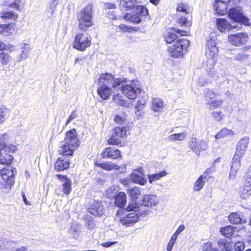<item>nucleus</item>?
Here are the masks:
<instances>
[{
  "instance_id": "obj_1",
  "label": "nucleus",
  "mask_w": 251,
  "mask_h": 251,
  "mask_svg": "<svg viewBox=\"0 0 251 251\" xmlns=\"http://www.w3.org/2000/svg\"><path fill=\"white\" fill-rule=\"evenodd\" d=\"M64 142V144L62 145L60 147L59 154L72 156L75 151L80 145V141L75 128L70 129L66 132Z\"/></svg>"
},
{
  "instance_id": "obj_2",
  "label": "nucleus",
  "mask_w": 251,
  "mask_h": 251,
  "mask_svg": "<svg viewBox=\"0 0 251 251\" xmlns=\"http://www.w3.org/2000/svg\"><path fill=\"white\" fill-rule=\"evenodd\" d=\"M130 127L128 126H117L112 129V133L107 140L109 145L116 146L119 147L125 146L126 139L129 132Z\"/></svg>"
},
{
  "instance_id": "obj_3",
  "label": "nucleus",
  "mask_w": 251,
  "mask_h": 251,
  "mask_svg": "<svg viewBox=\"0 0 251 251\" xmlns=\"http://www.w3.org/2000/svg\"><path fill=\"white\" fill-rule=\"evenodd\" d=\"M76 19L78 28L80 30L86 31L87 29L94 25L93 20V8L88 4L77 13Z\"/></svg>"
},
{
  "instance_id": "obj_4",
  "label": "nucleus",
  "mask_w": 251,
  "mask_h": 251,
  "mask_svg": "<svg viewBox=\"0 0 251 251\" xmlns=\"http://www.w3.org/2000/svg\"><path fill=\"white\" fill-rule=\"evenodd\" d=\"M190 45V41L187 39L179 38L172 45L168 47L167 51L173 58H181L187 52Z\"/></svg>"
},
{
  "instance_id": "obj_5",
  "label": "nucleus",
  "mask_w": 251,
  "mask_h": 251,
  "mask_svg": "<svg viewBox=\"0 0 251 251\" xmlns=\"http://www.w3.org/2000/svg\"><path fill=\"white\" fill-rule=\"evenodd\" d=\"M17 149L16 145L12 144H6L4 143L3 140L0 138V164L7 166H11L13 164L14 157L6 152L13 153Z\"/></svg>"
},
{
  "instance_id": "obj_6",
  "label": "nucleus",
  "mask_w": 251,
  "mask_h": 251,
  "mask_svg": "<svg viewBox=\"0 0 251 251\" xmlns=\"http://www.w3.org/2000/svg\"><path fill=\"white\" fill-rule=\"evenodd\" d=\"M92 44V37L87 32H78L75 36L73 48L81 52L85 51Z\"/></svg>"
},
{
  "instance_id": "obj_7",
  "label": "nucleus",
  "mask_w": 251,
  "mask_h": 251,
  "mask_svg": "<svg viewBox=\"0 0 251 251\" xmlns=\"http://www.w3.org/2000/svg\"><path fill=\"white\" fill-rule=\"evenodd\" d=\"M16 169L11 167L10 169L4 167L0 169V176L1 181H0V188L1 189H10L15 183V176Z\"/></svg>"
},
{
  "instance_id": "obj_8",
  "label": "nucleus",
  "mask_w": 251,
  "mask_h": 251,
  "mask_svg": "<svg viewBox=\"0 0 251 251\" xmlns=\"http://www.w3.org/2000/svg\"><path fill=\"white\" fill-rule=\"evenodd\" d=\"M203 98L206 104L209 105L210 109H217L221 107L224 103L222 99L216 100L215 97L220 95L219 93H216L213 89L207 88L203 93Z\"/></svg>"
},
{
  "instance_id": "obj_9",
  "label": "nucleus",
  "mask_w": 251,
  "mask_h": 251,
  "mask_svg": "<svg viewBox=\"0 0 251 251\" xmlns=\"http://www.w3.org/2000/svg\"><path fill=\"white\" fill-rule=\"evenodd\" d=\"M149 213V210H143L140 208L138 210V213L131 212L128 213L126 216L120 218L119 221L123 225L129 226L138 222L140 216H146Z\"/></svg>"
},
{
  "instance_id": "obj_10",
  "label": "nucleus",
  "mask_w": 251,
  "mask_h": 251,
  "mask_svg": "<svg viewBox=\"0 0 251 251\" xmlns=\"http://www.w3.org/2000/svg\"><path fill=\"white\" fill-rule=\"evenodd\" d=\"M180 34L182 36H187L190 35V32L186 30L177 29L175 27H172L170 29H167L164 32L163 38L167 44L174 43L179 38L176 33Z\"/></svg>"
},
{
  "instance_id": "obj_11",
  "label": "nucleus",
  "mask_w": 251,
  "mask_h": 251,
  "mask_svg": "<svg viewBox=\"0 0 251 251\" xmlns=\"http://www.w3.org/2000/svg\"><path fill=\"white\" fill-rule=\"evenodd\" d=\"M100 85H112V88L119 87L122 83L125 82L120 78H115L114 75L109 73L101 74L98 79Z\"/></svg>"
},
{
  "instance_id": "obj_12",
  "label": "nucleus",
  "mask_w": 251,
  "mask_h": 251,
  "mask_svg": "<svg viewBox=\"0 0 251 251\" xmlns=\"http://www.w3.org/2000/svg\"><path fill=\"white\" fill-rule=\"evenodd\" d=\"M137 82L132 80L129 84L123 85L121 87L122 93L129 100H135L137 98V93L141 91Z\"/></svg>"
},
{
  "instance_id": "obj_13",
  "label": "nucleus",
  "mask_w": 251,
  "mask_h": 251,
  "mask_svg": "<svg viewBox=\"0 0 251 251\" xmlns=\"http://www.w3.org/2000/svg\"><path fill=\"white\" fill-rule=\"evenodd\" d=\"M239 194L240 197L244 200L248 199L251 196V165L243 184L239 187Z\"/></svg>"
},
{
  "instance_id": "obj_14",
  "label": "nucleus",
  "mask_w": 251,
  "mask_h": 251,
  "mask_svg": "<svg viewBox=\"0 0 251 251\" xmlns=\"http://www.w3.org/2000/svg\"><path fill=\"white\" fill-rule=\"evenodd\" d=\"M227 39L232 46L241 47L248 43L249 36L246 32H241L228 35Z\"/></svg>"
},
{
  "instance_id": "obj_15",
  "label": "nucleus",
  "mask_w": 251,
  "mask_h": 251,
  "mask_svg": "<svg viewBox=\"0 0 251 251\" xmlns=\"http://www.w3.org/2000/svg\"><path fill=\"white\" fill-rule=\"evenodd\" d=\"M100 156L103 159H109L112 160H120L123 159L121 151L114 147L104 148L100 153Z\"/></svg>"
},
{
  "instance_id": "obj_16",
  "label": "nucleus",
  "mask_w": 251,
  "mask_h": 251,
  "mask_svg": "<svg viewBox=\"0 0 251 251\" xmlns=\"http://www.w3.org/2000/svg\"><path fill=\"white\" fill-rule=\"evenodd\" d=\"M228 17L233 21L249 26L251 25L250 19L244 16L240 10L236 8H232L229 9L228 13Z\"/></svg>"
},
{
  "instance_id": "obj_17",
  "label": "nucleus",
  "mask_w": 251,
  "mask_h": 251,
  "mask_svg": "<svg viewBox=\"0 0 251 251\" xmlns=\"http://www.w3.org/2000/svg\"><path fill=\"white\" fill-rule=\"evenodd\" d=\"M188 147L199 155L201 151H205L207 149L208 146L204 140L192 137L188 142Z\"/></svg>"
},
{
  "instance_id": "obj_18",
  "label": "nucleus",
  "mask_w": 251,
  "mask_h": 251,
  "mask_svg": "<svg viewBox=\"0 0 251 251\" xmlns=\"http://www.w3.org/2000/svg\"><path fill=\"white\" fill-rule=\"evenodd\" d=\"M69 156L59 157L54 163L53 169L57 172H61L68 169L71 165V160Z\"/></svg>"
},
{
  "instance_id": "obj_19",
  "label": "nucleus",
  "mask_w": 251,
  "mask_h": 251,
  "mask_svg": "<svg viewBox=\"0 0 251 251\" xmlns=\"http://www.w3.org/2000/svg\"><path fill=\"white\" fill-rule=\"evenodd\" d=\"M207 50L206 54L208 59H211L213 65L216 63L218 57V49L216 46V42L212 39L208 40L206 43Z\"/></svg>"
},
{
  "instance_id": "obj_20",
  "label": "nucleus",
  "mask_w": 251,
  "mask_h": 251,
  "mask_svg": "<svg viewBox=\"0 0 251 251\" xmlns=\"http://www.w3.org/2000/svg\"><path fill=\"white\" fill-rule=\"evenodd\" d=\"M248 145L247 139H242L237 143L235 154L233 157V160H240L245 154Z\"/></svg>"
},
{
  "instance_id": "obj_21",
  "label": "nucleus",
  "mask_w": 251,
  "mask_h": 251,
  "mask_svg": "<svg viewBox=\"0 0 251 251\" xmlns=\"http://www.w3.org/2000/svg\"><path fill=\"white\" fill-rule=\"evenodd\" d=\"M141 14L144 16H147L148 14V9L143 6H141L140 12L133 14L130 13H126L124 15V18L126 21L131 23L139 24L141 21L140 17Z\"/></svg>"
},
{
  "instance_id": "obj_22",
  "label": "nucleus",
  "mask_w": 251,
  "mask_h": 251,
  "mask_svg": "<svg viewBox=\"0 0 251 251\" xmlns=\"http://www.w3.org/2000/svg\"><path fill=\"white\" fill-rule=\"evenodd\" d=\"M103 209L101 201H94L89 203L87 211L94 216H100L103 214Z\"/></svg>"
},
{
  "instance_id": "obj_23",
  "label": "nucleus",
  "mask_w": 251,
  "mask_h": 251,
  "mask_svg": "<svg viewBox=\"0 0 251 251\" xmlns=\"http://www.w3.org/2000/svg\"><path fill=\"white\" fill-rule=\"evenodd\" d=\"M192 14H179V17L176 20V23L181 27H185L189 29L192 25Z\"/></svg>"
},
{
  "instance_id": "obj_24",
  "label": "nucleus",
  "mask_w": 251,
  "mask_h": 251,
  "mask_svg": "<svg viewBox=\"0 0 251 251\" xmlns=\"http://www.w3.org/2000/svg\"><path fill=\"white\" fill-rule=\"evenodd\" d=\"M16 29V24L14 22L0 24V34L8 36L13 34Z\"/></svg>"
},
{
  "instance_id": "obj_25",
  "label": "nucleus",
  "mask_w": 251,
  "mask_h": 251,
  "mask_svg": "<svg viewBox=\"0 0 251 251\" xmlns=\"http://www.w3.org/2000/svg\"><path fill=\"white\" fill-rule=\"evenodd\" d=\"M94 165L96 167L100 168L102 170L106 171H111L112 170H118L120 167L119 165L111 161H106L100 162L97 160L94 162Z\"/></svg>"
},
{
  "instance_id": "obj_26",
  "label": "nucleus",
  "mask_w": 251,
  "mask_h": 251,
  "mask_svg": "<svg viewBox=\"0 0 251 251\" xmlns=\"http://www.w3.org/2000/svg\"><path fill=\"white\" fill-rule=\"evenodd\" d=\"M97 91L99 97L103 100H108L112 93V88L105 85H100Z\"/></svg>"
},
{
  "instance_id": "obj_27",
  "label": "nucleus",
  "mask_w": 251,
  "mask_h": 251,
  "mask_svg": "<svg viewBox=\"0 0 251 251\" xmlns=\"http://www.w3.org/2000/svg\"><path fill=\"white\" fill-rule=\"evenodd\" d=\"M216 25L218 30L222 32L229 31L233 28L227 20L225 18H217L216 21Z\"/></svg>"
},
{
  "instance_id": "obj_28",
  "label": "nucleus",
  "mask_w": 251,
  "mask_h": 251,
  "mask_svg": "<svg viewBox=\"0 0 251 251\" xmlns=\"http://www.w3.org/2000/svg\"><path fill=\"white\" fill-rule=\"evenodd\" d=\"M228 218L229 222L233 225L244 224L246 223V220L243 218L241 212H232L228 215Z\"/></svg>"
},
{
  "instance_id": "obj_29",
  "label": "nucleus",
  "mask_w": 251,
  "mask_h": 251,
  "mask_svg": "<svg viewBox=\"0 0 251 251\" xmlns=\"http://www.w3.org/2000/svg\"><path fill=\"white\" fill-rule=\"evenodd\" d=\"M126 202V195L124 192H119L114 196V203L116 206L119 208L125 207Z\"/></svg>"
},
{
  "instance_id": "obj_30",
  "label": "nucleus",
  "mask_w": 251,
  "mask_h": 251,
  "mask_svg": "<svg viewBox=\"0 0 251 251\" xmlns=\"http://www.w3.org/2000/svg\"><path fill=\"white\" fill-rule=\"evenodd\" d=\"M142 204L145 206L152 207L155 205L158 202L157 197L152 194H147L143 196Z\"/></svg>"
},
{
  "instance_id": "obj_31",
  "label": "nucleus",
  "mask_w": 251,
  "mask_h": 251,
  "mask_svg": "<svg viewBox=\"0 0 251 251\" xmlns=\"http://www.w3.org/2000/svg\"><path fill=\"white\" fill-rule=\"evenodd\" d=\"M129 177L133 183L140 185H144L147 182V178L144 173H141V175H139L135 173H131L129 175Z\"/></svg>"
},
{
  "instance_id": "obj_32",
  "label": "nucleus",
  "mask_w": 251,
  "mask_h": 251,
  "mask_svg": "<svg viewBox=\"0 0 251 251\" xmlns=\"http://www.w3.org/2000/svg\"><path fill=\"white\" fill-rule=\"evenodd\" d=\"M226 3L220 0H215L213 4L215 10L218 15H223L227 12Z\"/></svg>"
},
{
  "instance_id": "obj_33",
  "label": "nucleus",
  "mask_w": 251,
  "mask_h": 251,
  "mask_svg": "<svg viewBox=\"0 0 251 251\" xmlns=\"http://www.w3.org/2000/svg\"><path fill=\"white\" fill-rule=\"evenodd\" d=\"M221 234L226 238H231L235 235L236 228L232 226H226L220 229Z\"/></svg>"
},
{
  "instance_id": "obj_34",
  "label": "nucleus",
  "mask_w": 251,
  "mask_h": 251,
  "mask_svg": "<svg viewBox=\"0 0 251 251\" xmlns=\"http://www.w3.org/2000/svg\"><path fill=\"white\" fill-rule=\"evenodd\" d=\"M126 191L131 200L136 201L141 195V189L137 186L128 188Z\"/></svg>"
},
{
  "instance_id": "obj_35",
  "label": "nucleus",
  "mask_w": 251,
  "mask_h": 251,
  "mask_svg": "<svg viewBox=\"0 0 251 251\" xmlns=\"http://www.w3.org/2000/svg\"><path fill=\"white\" fill-rule=\"evenodd\" d=\"M177 13H182V14H192L193 9L187 3L184 2L179 3L176 8Z\"/></svg>"
},
{
  "instance_id": "obj_36",
  "label": "nucleus",
  "mask_w": 251,
  "mask_h": 251,
  "mask_svg": "<svg viewBox=\"0 0 251 251\" xmlns=\"http://www.w3.org/2000/svg\"><path fill=\"white\" fill-rule=\"evenodd\" d=\"M0 17L2 20H11L17 21L19 15L12 11H4L0 13Z\"/></svg>"
},
{
  "instance_id": "obj_37",
  "label": "nucleus",
  "mask_w": 251,
  "mask_h": 251,
  "mask_svg": "<svg viewBox=\"0 0 251 251\" xmlns=\"http://www.w3.org/2000/svg\"><path fill=\"white\" fill-rule=\"evenodd\" d=\"M240 161V160H232V165L229 175L230 178L232 179L235 177L238 171L239 170L241 165Z\"/></svg>"
},
{
  "instance_id": "obj_38",
  "label": "nucleus",
  "mask_w": 251,
  "mask_h": 251,
  "mask_svg": "<svg viewBox=\"0 0 251 251\" xmlns=\"http://www.w3.org/2000/svg\"><path fill=\"white\" fill-rule=\"evenodd\" d=\"M218 244L222 251H231L233 247L232 242H227L225 240H220L218 242Z\"/></svg>"
},
{
  "instance_id": "obj_39",
  "label": "nucleus",
  "mask_w": 251,
  "mask_h": 251,
  "mask_svg": "<svg viewBox=\"0 0 251 251\" xmlns=\"http://www.w3.org/2000/svg\"><path fill=\"white\" fill-rule=\"evenodd\" d=\"M203 177L202 176H200L194 182L193 186V190L194 191H199L203 187L206 181Z\"/></svg>"
},
{
  "instance_id": "obj_40",
  "label": "nucleus",
  "mask_w": 251,
  "mask_h": 251,
  "mask_svg": "<svg viewBox=\"0 0 251 251\" xmlns=\"http://www.w3.org/2000/svg\"><path fill=\"white\" fill-rule=\"evenodd\" d=\"M234 134V132L232 130L228 129L226 127L223 128L215 135V138L217 139L225 137L227 135Z\"/></svg>"
},
{
  "instance_id": "obj_41",
  "label": "nucleus",
  "mask_w": 251,
  "mask_h": 251,
  "mask_svg": "<svg viewBox=\"0 0 251 251\" xmlns=\"http://www.w3.org/2000/svg\"><path fill=\"white\" fill-rule=\"evenodd\" d=\"M163 106V102L159 99H153L152 101L151 107L154 111H158Z\"/></svg>"
},
{
  "instance_id": "obj_42",
  "label": "nucleus",
  "mask_w": 251,
  "mask_h": 251,
  "mask_svg": "<svg viewBox=\"0 0 251 251\" xmlns=\"http://www.w3.org/2000/svg\"><path fill=\"white\" fill-rule=\"evenodd\" d=\"M166 171L163 170L161 171L159 173L154 174L148 175L149 181L150 183H151L153 181L159 179L161 177H163L167 175Z\"/></svg>"
},
{
  "instance_id": "obj_43",
  "label": "nucleus",
  "mask_w": 251,
  "mask_h": 251,
  "mask_svg": "<svg viewBox=\"0 0 251 251\" xmlns=\"http://www.w3.org/2000/svg\"><path fill=\"white\" fill-rule=\"evenodd\" d=\"M118 28L120 31L123 33H131L132 32L137 31V28L136 27L131 26H127L122 24L118 25Z\"/></svg>"
},
{
  "instance_id": "obj_44",
  "label": "nucleus",
  "mask_w": 251,
  "mask_h": 251,
  "mask_svg": "<svg viewBox=\"0 0 251 251\" xmlns=\"http://www.w3.org/2000/svg\"><path fill=\"white\" fill-rule=\"evenodd\" d=\"M10 114L9 110L5 107L0 108V123H2L7 118H8Z\"/></svg>"
},
{
  "instance_id": "obj_45",
  "label": "nucleus",
  "mask_w": 251,
  "mask_h": 251,
  "mask_svg": "<svg viewBox=\"0 0 251 251\" xmlns=\"http://www.w3.org/2000/svg\"><path fill=\"white\" fill-rule=\"evenodd\" d=\"M113 101L118 105L125 106L126 104V100L120 94H116L113 96Z\"/></svg>"
},
{
  "instance_id": "obj_46",
  "label": "nucleus",
  "mask_w": 251,
  "mask_h": 251,
  "mask_svg": "<svg viewBox=\"0 0 251 251\" xmlns=\"http://www.w3.org/2000/svg\"><path fill=\"white\" fill-rule=\"evenodd\" d=\"M133 2L132 0H121L120 5L123 8L126 10L131 9L133 7Z\"/></svg>"
},
{
  "instance_id": "obj_47",
  "label": "nucleus",
  "mask_w": 251,
  "mask_h": 251,
  "mask_svg": "<svg viewBox=\"0 0 251 251\" xmlns=\"http://www.w3.org/2000/svg\"><path fill=\"white\" fill-rule=\"evenodd\" d=\"M186 137V134L183 132H181L179 133H174L171 134L169 136V139L171 141H181L183 140Z\"/></svg>"
},
{
  "instance_id": "obj_48",
  "label": "nucleus",
  "mask_w": 251,
  "mask_h": 251,
  "mask_svg": "<svg viewBox=\"0 0 251 251\" xmlns=\"http://www.w3.org/2000/svg\"><path fill=\"white\" fill-rule=\"evenodd\" d=\"M62 191L64 194L68 195L72 190L71 187V180L70 179H67L66 181L63 184Z\"/></svg>"
},
{
  "instance_id": "obj_49",
  "label": "nucleus",
  "mask_w": 251,
  "mask_h": 251,
  "mask_svg": "<svg viewBox=\"0 0 251 251\" xmlns=\"http://www.w3.org/2000/svg\"><path fill=\"white\" fill-rule=\"evenodd\" d=\"M113 120L116 124L119 125L126 124L127 122L126 115L122 116L118 114H116L114 116Z\"/></svg>"
},
{
  "instance_id": "obj_50",
  "label": "nucleus",
  "mask_w": 251,
  "mask_h": 251,
  "mask_svg": "<svg viewBox=\"0 0 251 251\" xmlns=\"http://www.w3.org/2000/svg\"><path fill=\"white\" fill-rule=\"evenodd\" d=\"M139 208V204L136 201L131 200L129 202L126 210L127 211H136Z\"/></svg>"
},
{
  "instance_id": "obj_51",
  "label": "nucleus",
  "mask_w": 251,
  "mask_h": 251,
  "mask_svg": "<svg viewBox=\"0 0 251 251\" xmlns=\"http://www.w3.org/2000/svg\"><path fill=\"white\" fill-rule=\"evenodd\" d=\"M215 168L213 167H211L210 168H207L203 173L202 175L201 176H202L204 177L203 178L208 181L209 179L212 178V174L214 171Z\"/></svg>"
},
{
  "instance_id": "obj_52",
  "label": "nucleus",
  "mask_w": 251,
  "mask_h": 251,
  "mask_svg": "<svg viewBox=\"0 0 251 251\" xmlns=\"http://www.w3.org/2000/svg\"><path fill=\"white\" fill-rule=\"evenodd\" d=\"M147 103V101L142 98L140 99L137 102L135 108L137 110V111H140L141 110H142L146 106Z\"/></svg>"
},
{
  "instance_id": "obj_53",
  "label": "nucleus",
  "mask_w": 251,
  "mask_h": 251,
  "mask_svg": "<svg viewBox=\"0 0 251 251\" xmlns=\"http://www.w3.org/2000/svg\"><path fill=\"white\" fill-rule=\"evenodd\" d=\"M203 251H219L217 248L213 247L210 242H207L203 244Z\"/></svg>"
},
{
  "instance_id": "obj_54",
  "label": "nucleus",
  "mask_w": 251,
  "mask_h": 251,
  "mask_svg": "<svg viewBox=\"0 0 251 251\" xmlns=\"http://www.w3.org/2000/svg\"><path fill=\"white\" fill-rule=\"evenodd\" d=\"M233 248L235 251H243L245 249L244 243L242 241H238L233 244Z\"/></svg>"
},
{
  "instance_id": "obj_55",
  "label": "nucleus",
  "mask_w": 251,
  "mask_h": 251,
  "mask_svg": "<svg viewBox=\"0 0 251 251\" xmlns=\"http://www.w3.org/2000/svg\"><path fill=\"white\" fill-rule=\"evenodd\" d=\"M21 0H14V2L9 3L8 5L9 8H13L16 10H20Z\"/></svg>"
},
{
  "instance_id": "obj_56",
  "label": "nucleus",
  "mask_w": 251,
  "mask_h": 251,
  "mask_svg": "<svg viewBox=\"0 0 251 251\" xmlns=\"http://www.w3.org/2000/svg\"><path fill=\"white\" fill-rule=\"evenodd\" d=\"M77 117V114L76 112V110H73L70 115L69 116L68 119L67 120L65 126H67L68 124H69L72 120L75 119Z\"/></svg>"
},
{
  "instance_id": "obj_57",
  "label": "nucleus",
  "mask_w": 251,
  "mask_h": 251,
  "mask_svg": "<svg viewBox=\"0 0 251 251\" xmlns=\"http://www.w3.org/2000/svg\"><path fill=\"white\" fill-rule=\"evenodd\" d=\"M211 114L213 118L218 121H220L223 119L222 113L221 111H213Z\"/></svg>"
},
{
  "instance_id": "obj_58",
  "label": "nucleus",
  "mask_w": 251,
  "mask_h": 251,
  "mask_svg": "<svg viewBox=\"0 0 251 251\" xmlns=\"http://www.w3.org/2000/svg\"><path fill=\"white\" fill-rule=\"evenodd\" d=\"M104 7L106 10L115 9L116 6L114 2H105L104 3Z\"/></svg>"
},
{
  "instance_id": "obj_59",
  "label": "nucleus",
  "mask_w": 251,
  "mask_h": 251,
  "mask_svg": "<svg viewBox=\"0 0 251 251\" xmlns=\"http://www.w3.org/2000/svg\"><path fill=\"white\" fill-rule=\"evenodd\" d=\"M248 55L243 53H238L236 54L235 57V59L237 60H243L245 58H247Z\"/></svg>"
},
{
  "instance_id": "obj_60",
  "label": "nucleus",
  "mask_w": 251,
  "mask_h": 251,
  "mask_svg": "<svg viewBox=\"0 0 251 251\" xmlns=\"http://www.w3.org/2000/svg\"><path fill=\"white\" fill-rule=\"evenodd\" d=\"M10 60V57L6 54H3L1 62L3 64H6Z\"/></svg>"
},
{
  "instance_id": "obj_61",
  "label": "nucleus",
  "mask_w": 251,
  "mask_h": 251,
  "mask_svg": "<svg viewBox=\"0 0 251 251\" xmlns=\"http://www.w3.org/2000/svg\"><path fill=\"white\" fill-rule=\"evenodd\" d=\"M117 243V242H116V241H115V242L107 241V242H105L102 243L101 244V246L103 247L108 248V247H109L111 246H112L113 245H114V244H116Z\"/></svg>"
},
{
  "instance_id": "obj_62",
  "label": "nucleus",
  "mask_w": 251,
  "mask_h": 251,
  "mask_svg": "<svg viewBox=\"0 0 251 251\" xmlns=\"http://www.w3.org/2000/svg\"><path fill=\"white\" fill-rule=\"evenodd\" d=\"M56 177L60 180V181H66L67 180V179H69L67 177V176L66 175H62L61 174H57Z\"/></svg>"
},
{
  "instance_id": "obj_63",
  "label": "nucleus",
  "mask_w": 251,
  "mask_h": 251,
  "mask_svg": "<svg viewBox=\"0 0 251 251\" xmlns=\"http://www.w3.org/2000/svg\"><path fill=\"white\" fill-rule=\"evenodd\" d=\"M185 229V226L183 225H181L178 226V227L176 229V232H175L176 234L178 235L182 231H183Z\"/></svg>"
},
{
  "instance_id": "obj_64",
  "label": "nucleus",
  "mask_w": 251,
  "mask_h": 251,
  "mask_svg": "<svg viewBox=\"0 0 251 251\" xmlns=\"http://www.w3.org/2000/svg\"><path fill=\"white\" fill-rule=\"evenodd\" d=\"M27 250V248L26 246H22L19 248H17L14 251H26Z\"/></svg>"
}]
</instances>
